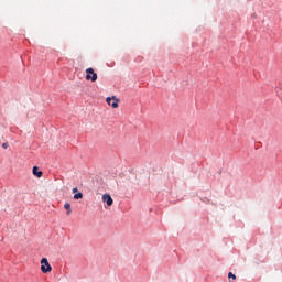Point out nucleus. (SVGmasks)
<instances>
[{
  "label": "nucleus",
  "mask_w": 282,
  "mask_h": 282,
  "mask_svg": "<svg viewBox=\"0 0 282 282\" xmlns=\"http://www.w3.org/2000/svg\"><path fill=\"white\" fill-rule=\"evenodd\" d=\"M86 80H91V83H96L98 80V74H96L94 68L89 67L86 69Z\"/></svg>",
  "instance_id": "1"
},
{
  "label": "nucleus",
  "mask_w": 282,
  "mask_h": 282,
  "mask_svg": "<svg viewBox=\"0 0 282 282\" xmlns=\"http://www.w3.org/2000/svg\"><path fill=\"white\" fill-rule=\"evenodd\" d=\"M41 270L43 274H47V272H52V265L50 264V261H47V258H43L41 260Z\"/></svg>",
  "instance_id": "2"
},
{
  "label": "nucleus",
  "mask_w": 282,
  "mask_h": 282,
  "mask_svg": "<svg viewBox=\"0 0 282 282\" xmlns=\"http://www.w3.org/2000/svg\"><path fill=\"white\" fill-rule=\"evenodd\" d=\"M106 101L112 109H118V102H120V100L115 96L112 98L107 97Z\"/></svg>",
  "instance_id": "3"
},
{
  "label": "nucleus",
  "mask_w": 282,
  "mask_h": 282,
  "mask_svg": "<svg viewBox=\"0 0 282 282\" xmlns=\"http://www.w3.org/2000/svg\"><path fill=\"white\" fill-rule=\"evenodd\" d=\"M102 202H105L107 206H113V198H111V195L109 194L102 195Z\"/></svg>",
  "instance_id": "4"
},
{
  "label": "nucleus",
  "mask_w": 282,
  "mask_h": 282,
  "mask_svg": "<svg viewBox=\"0 0 282 282\" xmlns=\"http://www.w3.org/2000/svg\"><path fill=\"white\" fill-rule=\"evenodd\" d=\"M33 175H35V177H43V172L39 171L37 166L33 167Z\"/></svg>",
  "instance_id": "5"
},
{
  "label": "nucleus",
  "mask_w": 282,
  "mask_h": 282,
  "mask_svg": "<svg viewBox=\"0 0 282 282\" xmlns=\"http://www.w3.org/2000/svg\"><path fill=\"white\" fill-rule=\"evenodd\" d=\"M64 208L66 212V215H69L72 213V205L69 203L64 204Z\"/></svg>",
  "instance_id": "6"
},
{
  "label": "nucleus",
  "mask_w": 282,
  "mask_h": 282,
  "mask_svg": "<svg viewBox=\"0 0 282 282\" xmlns=\"http://www.w3.org/2000/svg\"><path fill=\"white\" fill-rule=\"evenodd\" d=\"M74 199H83V193L77 192V193L74 195Z\"/></svg>",
  "instance_id": "7"
},
{
  "label": "nucleus",
  "mask_w": 282,
  "mask_h": 282,
  "mask_svg": "<svg viewBox=\"0 0 282 282\" xmlns=\"http://www.w3.org/2000/svg\"><path fill=\"white\" fill-rule=\"evenodd\" d=\"M228 279H232L235 281V279H237V275L232 274V272H229Z\"/></svg>",
  "instance_id": "8"
},
{
  "label": "nucleus",
  "mask_w": 282,
  "mask_h": 282,
  "mask_svg": "<svg viewBox=\"0 0 282 282\" xmlns=\"http://www.w3.org/2000/svg\"><path fill=\"white\" fill-rule=\"evenodd\" d=\"M73 193H75V194H76V193H79V192H78V187L73 188Z\"/></svg>",
  "instance_id": "9"
},
{
  "label": "nucleus",
  "mask_w": 282,
  "mask_h": 282,
  "mask_svg": "<svg viewBox=\"0 0 282 282\" xmlns=\"http://www.w3.org/2000/svg\"><path fill=\"white\" fill-rule=\"evenodd\" d=\"M2 149H8V143H3Z\"/></svg>",
  "instance_id": "10"
}]
</instances>
